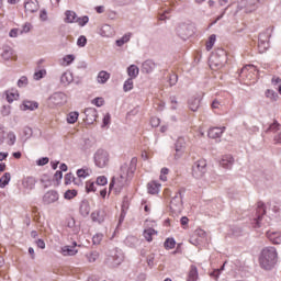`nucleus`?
Returning a JSON list of instances; mask_svg holds the SVG:
<instances>
[{
  "instance_id": "obj_47",
  "label": "nucleus",
  "mask_w": 281,
  "mask_h": 281,
  "mask_svg": "<svg viewBox=\"0 0 281 281\" xmlns=\"http://www.w3.org/2000/svg\"><path fill=\"white\" fill-rule=\"evenodd\" d=\"M97 186H106L109 183V179L105 176H99L95 181Z\"/></svg>"
},
{
  "instance_id": "obj_33",
  "label": "nucleus",
  "mask_w": 281,
  "mask_h": 281,
  "mask_svg": "<svg viewBox=\"0 0 281 281\" xmlns=\"http://www.w3.org/2000/svg\"><path fill=\"white\" fill-rule=\"evenodd\" d=\"M60 80L63 85H70V82H74V76H71V72H64Z\"/></svg>"
},
{
  "instance_id": "obj_2",
  "label": "nucleus",
  "mask_w": 281,
  "mask_h": 281,
  "mask_svg": "<svg viewBox=\"0 0 281 281\" xmlns=\"http://www.w3.org/2000/svg\"><path fill=\"white\" fill-rule=\"evenodd\" d=\"M259 265L266 271H271L278 265V250L276 247H266L261 250Z\"/></svg>"
},
{
  "instance_id": "obj_19",
  "label": "nucleus",
  "mask_w": 281,
  "mask_h": 281,
  "mask_svg": "<svg viewBox=\"0 0 281 281\" xmlns=\"http://www.w3.org/2000/svg\"><path fill=\"white\" fill-rule=\"evenodd\" d=\"M196 280H199V269L196 268V266L192 265L189 268L187 281H196Z\"/></svg>"
},
{
  "instance_id": "obj_4",
  "label": "nucleus",
  "mask_w": 281,
  "mask_h": 281,
  "mask_svg": "<svg viewBox=\"0 0 281 281\" xmlns=\"http://www.w3.org/2000/svg\"><path fill=\"white\" fill-rule=\"evenodd\" d=\"M111 161V154L105 149H98L94 154V166L97 168H106Z\"/></svg>"
},
{
  "instance_id": "obj_25",
  "label": "nucleus",
  "mask_w": 281,
  "mask_h": 281,
  "mask_svg": "<svg viewBox=\"0 0 281 281\" xmlns=\"http://www.w3.org/2000/svg\"><path fill=\"white\" fill-rule=\"evenodd\" d=\"M65 23H76V19H77V14L74 12V11H71V10H67L66 12H65Z\"/></svg>"
},
{
  "instance_id": "obj_41",
  "label": "nucleus",
  "mask_w": 281,
  "mask_h": 281,
  "mask_svg": "<svg viewBox=\"0 0 281 281\" xmlns=\"http://www.w3.org/2000/svg\"><path fill=\"white\" fill-rule=\"evenodd\" d=\"M214 43H216V35H211L209 37V41L206 42V50H212V47H214Z\"/></svg>"
},
{
  "instance_id": "obj_44",
  "label": "nucleus",
  "mask_w": 281,
  "mask_h": 281,
  "mask_svg": "<svg viewBox=\"0 0 281 281\" xmlns=\"http://www.w3.org/2000/svg\"><path fill=\"white\" fill-rule=\"evenodd\" d=\"M86 192H95V182L88 180L86 182Z\"/></svg>"
},
{
  "instance_id": "obj_13",
  "label": "nucleus",
  "mask_w": 281,
  "mask_h": 281,
  "mask_svg": "<svg viewBox=\"0 0 281 281\" xmlns=\"http://www.w3.org/2000/svg\"><path fill=\"white\" fill-rule=\"evenodd\" d=\"M85 115H86V122H88V124H93V122L98 120V111H95V109L93 108L86 109Z\"/></svg>"
},
{
  "instance_id": "obj_62",
  "label": "nucleus",
  "mask_w": 281,
  "mask_h": 281,
  "mask_svg": "<svg viewBox=\"0 0 281 281\" xmlns=\"http://www.w3.org/2000/svg\"><path fill=\"white\" fill-rule=\"evenodd\" d=\"M46 164H49V158H47V157L41 158L37 161V166H46Z\"/></svg>"
},
{
  "instance_id": "obj_37",
  "label": "nucleus",
  "mask_w": 281,
  "mask_h": 281,
  "mask_svg": "<svg viewBox=\"0 0 281 281\" xmlns=\"http://www.w3.org/2000/svg\"><path fill=\"white\" fill-rule=\"evenodd\" d=\"M7 144L9 146H14V144L16 143V134H14V132H9L7 135Z\"/></svg>"
},
{
  "instance_id": "obj_36",
  "label": "nucleus",
  "mask_w": 281,
  "mask_h": 281,
  "mask_svg": "<svg viewBox=\"0 0 281 281\" xmlns=\"http://www.w3.org/2000/svg\"><path fill=\"white\" fill-rule=\"evenodd\" d=\"M128 41H131V33H126L122 38L117 40L116 45L117 47H122V45L128 43Z\"/></svg>"
},
{
  "instance_id": "obj_17",
  "label": "nucleus",
  "mask_w": 281,
  "mask_h": 281,
  "mask_svg": "<svg viewBox=\"0 0 281 281\" xmlns=\"http://www.w3.org/2000/svg\"><path fill=\"white\" fill-rule=\"evenodd\" d=\"M161 190V183L157 181H150L147 184V191L149 194H159V191Z\"/></svg>"
},
{
  "instance_id": "obj_35",
  "label": "nucleus",
  "mask_w": 281,
  "mask_h": 281,
  "mask_svg": "<svg viewBox=\"0 0 281 281\" xmlns=\"http://www.w3.org/2000/svg\"><path fill=\"white\" fill-rule=\"evenodd\" d=\"M78 196V191L76 189L67 190L64 194V198L68 201H71V199H76Z\"/></svg>"
},
{
  "instance_id": "obj_3",
  "label": "nucleus",
  "mask_w": 281,
  "mask_h": 281,
  "mask_svg": "<svg viewBox=\"0 0 281 281\" xmlns=\"http://www.w3.org/2000/svg\"><path fill=\"white\" fill-rule=\"evenodd\" d=\"M256 76H258V68L254 65H246L239 72V80L249 86L256 81Z\"/></svg>"
},
{
  "instance_id": "obj_58",
  "label": "nucleus",
  "mask_w": 281,
  "mask_h": 281,
  "mask_svg": "<svg viewBox=\"0 0 281 281\" xmlns=\"http://www.w3.org/2000/svg\"><path fill=\"white\" fill-rule=\"evenodd\" d=\"M177 80H178L177 75H175V74L170 75L169 76V85H170V87L177 85Z\"/></svg>"
},
{
  "instance_id": "obj_21",
  "label": "nucleus",
  "mask_w": 281,
  "mask_h": 281,
  "mask_svg": "<svg viewBox=\"0 0 281 281\" xmlns=\"http://www.w3.org/2000/svg\"><path fill=\"white\" fill-rule=\"evenodd\" d=\"M170 207L175 211V212H179L181 210V207H183V201H181L180 198H173L170 202Z\"/></svg>"
},
{
  "instance_id": "obj_40",
  "label": "nucleus",
  "mask_w": 281,
  "mask_h": 281,
  "mask_svg": "<svg viewBox=\"0 0 281 281\" xmlns=\"http://www.w3.org/2000/svg\"><path fill=\"white\" fill-rule=\"evenodd\" d=\"M75 23H78V25L85 27V25L89 23V16L85 15L81 18H76Z\"/></svg>"
},
{
  "instance_id": "obj_1",
  "label": "nucleus",
  "mask_w": 281,
  "mask_h": 281,
  "mask_svg": "<svg viewBox=\"0 0 281 281\" xmlns=\"http://www.w3.org/2000/svg\"><path fill=\"white\" fill-rule=\"evenodd\" d=\"M137 170V160L133 158L128 164H123L119 170V173L114 176L110 182V192L115 190V192H121L123 188L128 186V181L133 179Z\"/></svg>"
},
{
  "instance_id": "obj_56",
  "label": "nucleus",
  "mask_w": 281,
  "mask_h": 281,
  "mask_svg": "<svg viewBox=\"0 0 281 281\" xmlns=\"http://www.w3.org/2000/svg\"><path fill=\"white\" fill-rule=\"evenodd\" d=\"M19 34H21V31L19 29H12L9 32V36L10 38H16V36H19Z\"/></svg>"
},
{
  "instance_id": "obj_20",
  "label": "nucleus",
  "mask_w": 281,
  "mask_h": 281,
  "mask_svg": "<svg viewBox=\"0 0 281 281\" xmlns=\"http://www.w3.org/2000/svg\"><path fill=\"white\" fill-rule=\"evenodd\" d=\"M77 246H78V244H76V243H74V247L72 248L69 247V246H64L61 248V254L64 256H76V254H78V250L75 247H77Z\"/></svg>"
},
{
  "instance_id": "obj_43",
  "label": "nucleus",
  "mask_w": 281,
  "mask_h": 281,
  "mask_svg": "<svg viewBox=\"0 0 281 281\" xmlns=\"http://www.w3.org/2000/svg\"><path fill=\"white\" fill-rule=\"evenodd\" d=\"M266 98H269V100H272V102H276V100H278V93H276V91L268 89L266 91Z\"/></svg>"
},
{
  "instance_id": "obj_16",
  "label": "nucleus",
  "mask_w": 281,
  "mask_h": 281,
  "mask_svg": "<svg viewBox=\"0 0 281 281\" xmlns=\"http://www.w3.org/2000/svg\"><path fill=\"white\" fill-rule=\"evenodd\" d=\"M267 214V210L265 207V203L258 202L257 203V220H256V227H260V221L262 216Z\"/></svg>"
},
{
  "instance_id": "obj_55",
  "label": "nucleus",
  "mask_w": 281,
  "mask_h": 281,
  "mask_svg": "<svg viewBox=\"0 0 281 281\" xmlns=\"http://www.w3.org/2000/svg\"><path fill=\"white\" fill-rule=\"evenodd\" d=\"M78 47H85L87 45V37L81 35L77 41Z\"/></svg>"
},
{
  "instance_id": "obj_46",
  "label": "nucleus",
  "mask_w": 281,
  "mask_h": 281,
  "mask_svg": "<svg viewBox=\"0 0 281 281\" xmlns=\"http://www.w3.org/2000/svg\"><path fill=\"white\" fill-rule=\"evenodd\" d=\"M183 144V139H178L176 143V153H177V157H181V155H183V148L180 147L179 145Z\"/></svg>"
},
{
  "instance_id": "obj_8",
  "label": "nucleus",
  "mask_w": 281,
  "mask_h": 281,
  "mask_svg": "<svg viewBox=\"0 0 281 281\" xmlns=\"http://www.w3.org/2000/svg\"><path fill=\"white\" fill-rule=\"evenodd\" d=\"M266 236L272 245H281V231H268Z\"/></svg>"
},
{
  "instance_id": "obj_49",
  "label": "nucleus",
  "mask_w": 281,
  "mask_h": 281,
  "mask_svg": "<svg viewBox=\"0 0 281 281\" xmlns=\"http://www.w3.org/2000/svg\"><path fill=\"white\" fill-rule=\"evenodd\" d=\"M47 74L45 69L38 70L34 74V80H41Z\"/></svg>"
},
{
  "instance_id": "obj_22",
  "label": "nucleus",
  "mask_w": 281,
  "mask_h": 281,
  "mask_svg": "<svg viewBox=\"0 0 281 281\" xmlns=\"http://www.w3.org/2000/svg\"><path fill=\"white\" fill-rule=\"evenodd\" d=\"M127 76L130 78H132L133 80H135V78H137V76H139V67H137L136 65H131L127 68Z\"/></svg>"
},
{
  "instance_id": "obj_12",
  "label": "nucleus",
  "mask_w": 281,
  "mask_h": 281,
  "mask_svg": "<svg viewBox=\"0 0 281 281\" xmlns=\"http://www.w3.org/2000/svg\"><path fill=\"white\" fill-rule=\"evenodd\" d=\"M1 56L3 60H16V53H14V49L10 46L3 47Z\"/></svg>"
},
{
  "instance_id": "obj_10",
  "label": "nucleus",
  "mask_w": 281,
  "mask_h": 281,
  "mask_svg": "<svg viewBox=\"0 0 281 281\" xmlns=\"http://www.w3.org/2000/svg\"><path fill=\"white\" fill-rule=\"evenodd\" d=\"M124 260V257H122V254L114 252L112 256L108 258V265L111 267H120Z\"/></svg>"
},
{
  "instance_id": "obj_5",
  "label": "nucleus",
  "mask_w": 281,
  "mask_h": 281,
  "mask_svg": "<svg viewBox=\"0 0 281 281\" xmlns=\"http://www.w3.org/2000/svg\"><path fill=\"white\" fill-rule=\"evenodd\" d=\"M207 172V161L205 159H199L192 166V177L194 179H203Z\"/></svg>"
},
{
  "instance_id": "obj_63",
  "label": "nucleus",
  "mask_w": 281,
  "mask_h": 281,
  "mask_svg": "<svg viewBox=\"0 0 281 281\" xmlns=\"http://www.w3.org/2000/svg\"><path fill=\"white\" fill-rule=\"evenodd\" d=\"M30 30H32V24L26 23L23 25V30L20 32V34H23V32L27 33V32H30Z\"/></svg>"
},
{
  "instance_id": "obj_7",
  "label": "nucleus",
  "mask_w": 281,
  "mask_h": 281,
  "mask_svg": "<svg viewBox=\"0 0 281 281\" xmlns=\"http://www.w3.org/2000/svg\"><path fill=\"white\" fill-rule=\"evenodd\" d=\"M38 0H25L24 1V12L26 14H34V12H38Z\"/></svg>"
},
{
  "instance_id": "obj_53",
  "label": "nucleus",
  "mask_w": 281,
  "mask_h": 281,
  "mask_svg": "<svg viewBox=\"0 0 281 281\" xmlns=\"http://www.w3.org/2000/svg\"><path fill=\"white\" fill-rule=\"evenodd\" d=\"M150 124L153 126V128H157V126H159V124H161V120H159V117L154 116L150 119Z\"/></svg>"
},
{
  "instance_id": "obj_61",
  "label": "nucleus",
  "mask_w": 281,
  "mask_h": 281,
  "mask_svg": "<svg viewBox=\"0 0 281 281\" xmlns=\"http://www.w3.org/2000/svg\"><path fill=\"white\" fill-rule=\"evenodd\" d=\"M111 124V114H105L103 117V126H109Z\"/></svg>"
},
{
  "instance_id": "obj_30",
  "label": "nucleus",
  "mask_w": 281,
  "mask_h": 281,
  "mask_svg": "<svg viewBox=\"0 0 281 281\" xmlns=\"http://www.w3.org/2000/svg\"><path fill=\"white\" fill-rule=\"evenodd\" d=\"M91 176V169L89 168H81L77 170V177L79 179H87V177Z\"/></svg>"
},
{
  "instance_id": "obj_26",
  "label": "nucleus",
  "mask_w": 281,
  "mask_h": 281,
  "mask_svg": "<svg viewBox=\"0 0 281 281\" xmlns=\"http://www.w3.org/2000/svg\"><path fill=\"white\" fill-rule=\"evenodd\" d=\"M200 104H201V99L199 98H191L189 100V109L193 112L199 111Z\"/></svg>"
},
{
  "instance_id": "obj_29",
  "label": "nucleus",
  "mask_w": 281,
  "mask_h": 281,
  "mask_svg": "<svg viewBox=\"0 0 281 281\" xmlns=\"http://www.w3.org/2000/svg\"><path fill=\"white\" fill-rule=\"evenodd\" d=\"M157 235V231L154 228H147L144 231V238L147 240V243H153V236Z\"/></svg>"
},
{
  "instance_id": "obj_64",
  "label": "nucleus",
  "mask_w": 281,
  "mask_h": 281,
  "mask_svg": "<svg viewBox=\"0 0 281 281\" xmlns=\"http://www.w3.org/2000/svg\"><path fill=\"white\" fill-rule=\"evenodd\" d=\"M41 21H45L47 19V11L43 10L40 12Z\"/></svg>"
},
{
  "instance_id": "obj_54",
  "label": "nucleus",
  "mask_w": 281,
  "mask_h": 281,
  "mask_svg": "<svg viewBox=\"0 0 281 281\" xmlns=\"http://www.w3.org/2000/svg\"><path fill=\"white\" fill-rule=\"evenodd\" d=\"M80 212L83 216H89V204H81Z\"/></svg>"
},
{
  "instance_id": "obj_28",
  "label": "nucleus",
  "mask_w": 281,
  "mask_h": 281,
  "mask_svg": "<svg viewBox=\"0 0 281 281\" xmlns=\"http://www.w3.org/2000/svg\"><path fill=\"white\" fill-rule=\"evenodd\" d=\"M109 78H111V74L101 70L97 77V80L98 82H100V85H104L109 80Z\"/></svg>"
},
{
  "instance_id": "obj_39",
  "label": "nucleus",
  "mask_w": 281,
  "mask_h": 281,
  "mask_svg": "<svg viewBox=\"0 0 281 281\" xmlns=\"http://www.w3.org/2000/svg\"><path fill=\"white\" fill-rule=\"evenodd\" d=\"M133 87H134L133 78H128L123 85V91L125 92L133 91Z\"/></svg>"
},
{
  "instance_id": "obj_32",
  "label": "nucleus",
  "mask_w": 281,
  "mask_h": 281,
  "mask_svg": "<svg viewBox=\"0 0 281 281\" xmlns=\"http://www.w3.org/2000/svg\"><path fill=\"white\" fill-rule=\"evenodd\" d=\"M164 247L167 250L175 249V247H177V241L175 240V238L168 237L164 243Z\"/></svg>"
},
{
  "instance_id": "obj_50",
  "label": "nucleus",
  "mask_w": 281,
  "mask_h": 281,
  "mask_svg": "<svg viewBox=\"0 0 281 281\" xmlns=\"http://www.w3.org/2000/svg\"><path fill=\"white\" fill-rule=\"evenodd\" d=\"M102 238H104V236L102 234L94 235L92 237L93 245H100V243H102Z\"/></svg>"
},
{
  "instance_id": "obj_14",
  "label": "nucleus",
  "mask_w": 281,
  "mask_h": 281,
  "mask_svg": "<svg viewBox=\"0 0 281 281\" xmlns=\"http://www.w3.org/2000/svg\"><path fill=\"white\" fill-rule=\"evenodd\" d=\"M43 201H44V203H46V205L56 203V201H58V192H56V191L46 192L43 196Z\"/></svg>"
},
{
  "instance_id": "obj_45",
  "label": "nucleus",
  "mask_w": 281,
  "mask_h": 281,
  "mask_svg": "<svg viewBox=\"0 0 281 281\" xmlns=\"http://www.w3.org/2000/svg\"><path fill=\"white\" fill-rule=\"evenodd\" d=\"M170 172V170L168 168H162L160 171V176L159 179L160 181H168V173Z\"/></svg>"
},
{
  "instance_id": "obj_59",
  "label": "nucleus",
  "mask_w": 281,
  "mask_h": 281,
  "mask_svg": "<svg viewBox=\"0 0 281 281\" xmlns=\"http://www.w3.org/2000/svg\"><path fill=\"white\" fill-rule=\"evenodd\" d=\"M60 179H63V171H56L54 175V180L57 181V186L60 183Z\"/></svg>"
},
{
  "instance_id": "obj_11",
  "label": "nucleus",
  "mask_w": 281,
  "mask_h": 281,
  "mask_svg": "<svg viewBox=\"0 0 281 281\" xmlns=\"http://www.w3.org/2000/svg\"><path fill=\"white\" fill-rule=\"evenodd\" d=\"M4 95H5V100H7V102H9V104H12V102H15L20 98L19 90H16L15 88H11V89L7 90L4 92Z\"/></svg>"
},
{
  "instance_id": "obj_15",
  "label": "nucleus",
  "mask_w": 281,
  "mask_h": 281,
  "mask_svg": "<svg viewBox=\"0 0 281 281\" xmlns=\"http://www.w3.org/2000/svg\"><path fill=\"white\" fill-rule=\"evenodd\" d=\"M21 111H36L38 109V102L24 100L20 105Z\"/></svg>"
},
{
  "instance_id": "obj_27",
  "label": "nucleus",
  "mask_w": 281,
  "mask_h": 281,
  "mask_svg": "<svg viewBox=\"0 0 281 281\" xmlns=\"http://www.w3.org/2000/svg\"><path fill=\"white\" fill-rule=\"evenodd\" d=\"M34 186H36V180L32 177H27L23 180V187L26 190H34Z\"/></svg>"
},
{
  "instance_id": "obj_42",
  "label": "nucleus",
  "mask_w": 281,
  "mask_h": 281,
  "mask_svg": "<svg viewBox=\"0 0 281 281\" xmlns=\"http://www.w3.org/2000/svg\"><path fill=\"white\" fill-rule=\"evenodd\" d=\"M100 258V254L98 251H92L87 255L88 262H95Z\"/></svg>"
},
{
  "instance_id": "obj_51",
  "label": "nucleus",
  "mask_w": 281,
  "mask_h": 281,
  "mask_svg": "<svg viewBox=\"0 0 281 281\" xmlns=\"http://www.w3.org/2000/svg\"><path fill=\"white\" fill-rule=\"evenodd\" d=\"M27 77L23 76L18 80V87L21 89L27 85Z\"/></svg>"
},
{
  "instance_id": "obj_57",
  "label": "nucleus",
  "mask_w": 281,
  "mask_h": 281,
  "mask_svg": "<svg viewBox=\"0 0 281 281\" xmlns=\"http://www.w3.org/2000/svg\"><path fill=\"white\" fill-rule=\"evenodd\" d=\"M72 60H76V57L74 55H66L64 57V63H66V65H71Z\"/></svg>"
},
{
  "instance_id": "obj_38",
  "label": "nucleus",
  "mask_w": 281,
  "mask_h": 281,
  "mask_svg": "<svg viewBox=\"0 0 281 281\" xmlns=\"http://www.w3.org/2000/svg\"><path fill=\"white\" fill-rule=\"evenodd\" d=\"M258 49H259V54H265V52H267V49H269V42L259 41Z\"/></svg>"
},
{
  "instance_id": "obj_31",
  "label": "nucleus",
  "mask_w": 281,
  "mask_h": 281,
  "mask_svg": "<svg viewBox=\"0 0 281 281\" xmlns=\"http://www.w3.org/2000/svg\"><path fill=\"white\" fill-rule=\"evenodd\" d=\"M155 70V64L153 63V60H146L143 64V71H145V74H150Z\"/></svg>"
},
{
  "instance_id": "obj_48",
  "label": "nucleus",
  "mask_w": 281,
  "mask_h": 281,
  "mask_svg": "<svg viewBox=\"0 0 281 281\" xmlns=\"http://www.w3.org/2000/svg\"><path fill=\"white\" fill-rule=\"evenodd\" d=\"M277 131H280V125L278 121H274L268 128V132L270 133H277Z\"/></svg>"
},
{
  "instance_id": "obj_6",
  "label": "nucleus",
  "mask_w": 281,
  "mask_h": 281,
  "mask_svg": "<svg viewBox=\"0 0 281 281\" xmlns=\"http://www.w3.org/2000/svg\"><path fill=\"white\" fill-rule=\"evenodd\" d=\"M48 101L49 104H53V106H63V104L67 102V98L64 93L56 92L48 99Z\"/></svg>"
},
{
  "instance_id": "obj_34",
  "label": "nucleus",
  "mask_w": 281,
  "mask_h": 281,
  "mask_svg": "<svg viewBox=\"0 0 281 281\" xmlns=\"http://www.w3.org/2000/svg\"><path fill=\"white\" fill-rule=\"evenodd\" d=\"M10 179H12V177L10 176V172H5L0 178V188H5V186H8V183H10Z\"/></svg>"
},
{
  "instance_id": "obj_52",
  "label": "nucleus",
  "mask_w": 281,
  "mask_h": 281,
  "mask_svg": "<svg viewBox=\"0 0 281 281\" xmlns=\"http://www.w3.org/2000/svg\"><path fill=\"white\" fill-rule=\"evenodd\" d=\"M74 175L72 173H67L66 176H65V179H64V181H65V186H71V182L74 181Z\"/></svg>"
},
{
  "instance_id": "obj_9",
  "label": "nucleus",
  "mask_w": 281,
  "mask_h": 281,
  "mask_svg": "<svg viewBox=\"0 0 281 281\" xmlns=\"http://www.w3.org/2000/svg\"><path fill=\"white\" fill-rule=\"evenodd\" d=\"M226 128H227V127H225V126H221V127H211V128L209 130L207 135H209V137H210L211 139H218V137H222V136H223V133H225Z\"/></svg>"
},
{
  "instance_id": "obj_18",
  "label": "nucleus",
  "mask_w": 281,
  "mask_h": 281,
  "mask_svg": "<svg viewBox=\"0 0 281 281\" xmlns=\"http://www.w3.org/2000/svg\"><path fill=\"white\" fill-rule=\"evenodd\" d=\"M220 166H222V168H232V166H234V157H232V155H224L220 160Z\"/></svg>"
},
{
  "instance_id": "obj_24",
  "label": "nucleus",
  "mask_w": 281,
  "mask_h": 281,
  "mask_svg": "<svg viewBox=\"0 0 281 281\" xmlns=\"http://www.w3.org/2000/svg\"><path fill=\"white\" fill-rule=\"evenodd\" d=\"M78 117H80V113L74 111L67 114L66 121L68 124H76L78 122Z\"/></svg>"
},
{
  "instance_id": "obj_23",
  "label": "nucleus",
  "mask_w": 281,
  "mask_h": 281,
  "mask_svg": "<svg viewBox=\"0 0 281 281\" xmlns=\"http://www.w3.org/2000/svg\"><path fill=\"white\" fill-rule=\"evenodd\" d=\"M104 216V211H97L91 214V218L94 223H103Z\"/></svg>"
},
{
  "instance_id": "obj_60",
  "label": "nucleus",
  "mask_w": 281,
  "mask_h": 281,
  "mask_svg": "<svg viewBox=\"0 0 281 281\" xmlns=\"http://www.w3.org/2000/svg\"><path fill=\"white\" fill-rule=\"evenodd\" d=\"M92 104H94L95 106H102L104 104V99L102 98H95L93 101H92Z\"/></svg>"
}]
</instances>
